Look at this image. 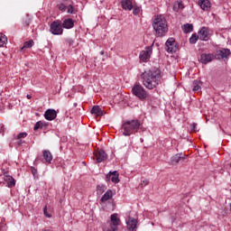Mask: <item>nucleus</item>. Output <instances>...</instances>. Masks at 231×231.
Masks as SVG:
<instances>
[{
  "mask_svg": "<svg viewBox=\"0 0 231 231\" xmlns=\"http://www.w3.org/2000/svg\"><path fill=\"white\" fill-rule=\"evenodd\" d=\"M142 83L146 89H156L162 84V70L152 68L141 74Z\"/></svg>",
  "mask_w": 231,
  "mask_h": 231,
  "instance_id": "nucleus-1",
  "label": "nucleus"
},
{
  "mask_svg": "<svg viewBox=\"0 0 231 231\" xmlns=\"http://www.w3.org/2000/svg\"><path fill=\"white\" fill-rule=\"evenodd\" d=\"M141 125L142 123H140V121L137 119L127 120L122 125V133L124 136H131V134H136V132L138 129H140Z\"/></svg>",
  "mask_w": 231,
  "mask_h": 231,
  "instance_id": "nucleus-2",
  "label": "nucleus"
},
{
  "mask_svg": "<svg viewBox=\"0 0 231 231\" xmlns=\"http://www.w3.org/2000/svg\"><path fill=\"white\" fill-rule=\"evenodd\" d=\"M153 29L156 32V37H163L169 28L167 27V20H165L164 15H157L153 22Z\"/></svg>",
  "mask_w": 231,
  "mask_h": 231,
  "instance_id": "nucleus-3",
  "label": "nucleus"
},
{
  "mask_svg": "<svg viewBox=\"0 0 231 231\" xmlns=\"http://www.w3.org/2000/svg\"><path fill=\"white\" fill-rule=\"evenodd\" d=\"M132 93L134 95V97H137L139 100H145L147 97H149V94L147 93V90L140 85V83H136L133 88H132Z\"/></svg>",
  "mask_w": 231,
  "mask_h": 231,
  "instance_id": "nucleus-4",
  "label": "nucleus"
},
{
  "mask_svg": "<svg viewBox=\"0 0 231 231\" xmlns=\"http://www.w3.org/2000/svg\"><path fill=\"white\" fill-rule=\"evenodd\" d=\"M50 32L52 35H62L64 33V29L62 26V22L54 21L51 23Z\"/></svg>",
  "mask_w": 231,
  "mask_h": 231,
  "instance_id": "nucleus-5",
  "label": "nucleus"
},
{
  "mask_svg": "<svg viewBox=\"0 0 231 231\" xmlns=\"http://www.w3.org/2000/svg\"><path fill=\"white\" fill-rule=\"evenodd\" d=\"M110 228L109 227H104L103 231H117L118 226L120 225V218L118 217V214L115 213L111 215L110 217Z\"/></svg>",
  "mask_w": 231,
  "mask_h": 231,
  "instance_id": "nucleus-6",
  "label": "nucleus"
},
{
  "mask_svg": "<svg viewBox=\"0 0 231 231\" xmlns=\"http://www.w3.org/2000/svg\"><path fill=\"white\" fill-rule=\"evenodd\" d=\"M151 55H152V45L148 46L144 51H142L139 54V59L142 62H149Z\"/></svg>",
  "mask_w": 231,
  "mask_h": 231,
  "instance_id": "nucleus-7",
  "label": "nucleus"
},
{
  "mask_svg": "<svg viewBox=\"0 0 231 231\" xmlns=\"http://www.w3.org/2000/svg\"><path fill=\"white\" fill-rule=\"evenodd\" d=\"M165 46L168 53H175V51L178 50V47L176 46V40H174V38H169L165 43Z\"/></svg>",
  "mask_w": 231,
  "mask_h": 231,
  "instance_id": "nucleus-8",
  "label": "nucleus"
},
{
  "mask_svg": "<svg viewBox=\"0 0 231 231\" xmlns=\"http://www.w3.org/2000/svg\"><path fill=\"white\" fill-rule=\"evenodd\" d=\"M212 34L208 27H202L199 32V39L200 41H209Z\"/></svg>",
  "mask_w": 231,
  "mask_h": 231,
  "instance_id": "nucleus-9",
  "label": "nucleus"
},
{
  "mask_svg": "<svg viewBox=\"0 0 231 231\" xmlns=\"http://www.w3.org/2000/svg\"><path fill=\"white\" fill-rule=\"evenodd\" d=\"M230 57V51L228 49H221L217 51L215 54V59H228Z\"/></svg>",
  "mask_w": 231,
  "mask_h": 231,
  "instance_id": "nucleus-10",
  "label": "nucleus"
},
{
  "mask_svg": "<svg viewBox=\"0 0 231 231\" xmlns=\"http://www.w3.org/2000/svg\"><path fill=\"white\" fill-rule=\"evenodd\" d=\"M216 59V55L212 53H202L200 55V62L202 64H208V62H212Z\"/></svg>",
  "mask_w": 231,
  "mask_h": 231,
  "instance_id": "nucleus-11",
  "label": "nucleus"
},
{
  "mask_svg": "<svg viewBox=\"0 0 231 231\" xmlns=\"http://www.w3.org/2000/svg\"><path fill=\"white\" fill-rule=\"evenodd\" d=\"M95 157L97 160V163H102V162H106L107 160V154L104 150H98L95 152Z\"/></svg>",
  "mask_w": 231,
  "mask_h": 231,
  "instance_id": "nucleus-12",
  "label": "nucleus"
},
{
  "mask_svg": "<svg viewBox=\"0 0 231 231\" xmlns=\"http://www.w3.org/2000/svg\"><path fill=\"white\" fill-rule=\"evenodd\" d=\"M42 158L43 160L42 161V163H51L53 162V154H51V152L50 150H43L42 151Z\"/></svg>",
  "mask_w": 231,
  "mask_h": 231,
  "instance_id": "nucleus-13",
  "label": "nucleus"
},
{
  "mask_svg": "<svg viewBox=\"0 0 231 231\" xmlns=\"http://www.w3.org/2000/svg\"><path fill=\"white\" fill-rule=\"evenodd\" d=\"M118 171H110L106 176V181H112L113 183H119L120 179H118Z\"/></svg>",
  "mask_w": 231,
  "mask_h": 231,
  "instance_id": "nucleus-14",
  "label": "nucleus"
},
{
  "mask_svg": "<svg viewBox=\"0 0 231 231\" xmlns=\"http://www.w3.org/2000/svg\"><path fill=\"white\" fill-rule=\"evenodd\" d=\"M44 118L50 122H51V120H55L57 118V111L54 109L46 110L44 113Z\"/></svg>",
  "mask_w": 231,
  "mask_h": 231,
  "instance_id": "nucleus-15",
  "label": "nucleus"
},
{
  "mask_svg": "<svg viewBox=\"0 0 231 231\" xmlns=\"http://www.w3.org/2000/svg\"><path fill=\"white\" fill-rule=\"evenodd\" d=\"M127 228L130 231L136 230V226L138 225V220H136L133 217H129L128 220L126 221Z\"/></svg>",
  "mask_w": 231,
  "mask_h": 231,
  "instance_id": "nucleus-16",
  "label": "nucleus"
},
{
  "mask_svg": "<svg viewBox=\"0 0 231 231\" xmlns=\"http://www.w3.org/2000/svg\"><path fill=\"white\" fill-rule=\"evenodd\" d=\"M4 181L7 183V187L9 189L15 187V179L10 175H7L6 173L4 174Z\"/></svg>",
  "mask_w": 231,
  "mask_h": 231,
  "instance_id": "nucleus-17",
  "label": "nucleus"
},
{
  "mask_svg": "<svg viewBox=\"0 0 231 231\" xmlns=\"http://www.w3.org/2000/svg\"><path fill=\"white\" fill-rule=\"evenodd\" d=\"M199 5L204 12H208L211 8L210 0H199Z\"/></svg>",
  "mask_w": 231,
  "mask_h": 231,
  "instance_id": "nucleus-18",
  "label": "nucleus"
},
{
  "mask_svg": "<svg viewBox=\"0 0 231 231\" xmlns=\"http://www.w3.org/2000/svg\"><path fill=\"white\" fill-rule=\"evenodd\" d=\"M183 160H185V157H183V156L181 155V153H177V154L173 155V156L171 158V160H170V162H169V164H170V165H178V162H181V161H183Z\"/></svg>",
  "mask_w": 231,
  "mask_h": 231,
  "instance_id": "nucleus-19",
  "label": "nucleus"
},
{
  "mask_svg": "<svg viewBox=\"0 0 231 231\" xmlns=\"http://www.w3.org/2000/svg\"><path fill=\"white\" fill-rule=\"evenodd\" d=\"M121 5L123 10H128V12H131L133 10V0H121Z\"/></svg>",
  "mask_w": 231,
  "mask_h": 231,
  "instance_id": "nucleus-20",
  "label": "nucleus"
},
{
  "mask_svg": "<svg viewBox=\"0 0 231 231\" xmlns=\"http://www.w3.org/2000/svg\"><path fill=\"white\" fill-rule=\"evenodd\" d=\"M63 28H66V30H71L73 26H75V21L71 18L65 19L63 23H61Z\"/></svg>",
  "mask_w": 231,
  "mask_h": 231,
  "instance_id": "nucleus-21",
  "label": "nucleus"
},
{
  "mask_svg": "<svg viewBox=\"0 0 231 231\" xmlns=\"http://www.w3.org/2000/svg\"><path fill=\"white\" fill-rule=\"evenodd\" d=\"M113 198V190L107 189L106 192L102 196L100 201L101 203H106V201H109Z\"/></svg>",
  "mask_w": 231,
  "mask_h": 231,
  "instance_id": "nucleus-22",
  "label": "nucleus"
},
{
  "mask_svg": "<svg viewBox=\"0 0 231 231\" xmlns=\"http://www.w3.org/2000/svg\"><path fill=\"white\" fill-rule=\"evenodd\" d=\"M92 115H96L97 116H102V109L98 106H94L90 111Z\"/></svg>",
  "mask_w": 231,
  "mask_h": 231,
  "instance_id": "nucleus-23",
  "label": "nucleus"
},
{
  "mask_svg": "<svg viewBox=\"0 0 231 231\" xmlns=\"http://www.w3.org/2000/svg\"><path fill=\"white\" fill-rule=\"evenodd\" d=\"M70 3L67 4V14H75L77 13V9L73 6V2L69 0Z\"/></svg>",
  "mask_w": 231,
  "mask_h": 231,
  "instance_id": "nucleus-24",
  "label": "nucleus"
},
{
  "mask_svg": "<svg viewBox=\"0 0 231 231\" xmlns=\"http://www.w3.org/2000/svg\"><path fill=\"white\" fill-rule=\"evenodd\" d=\"M181 28H182V31L184 32V33H190V32H192V30H194V27L190 23H186V24L182 25Z\"/></svg>",
  "mask_w": 231,
  "mask_h": 231,
  "instance_id": "nucleus-25",
  "label": "nucleus"
},
{
  "mask_svg": "<svg viewBox=\"0 0 231 231\" xmlns=\"http://www.w3.org/2000/svg\"><path fill=\"white\" fill-rule=\"evenodd\" d=\"M8 42V38H6V35L0 32V48H3Z\"/></svg>",
  "mask_w": 231,
  "mask_h": 231,
  "instance_id": "nucleus-26",
  "label": "nucleus"
},
{
  "mask_svg": "<svg viewBox=\"0 0 231 231\" xmlns=\"http://www.w3.org/2000/svg\"><path fill=\"white\" fill-rule=\"evenodd\" d=\"M183 2H176L173 5L174 12H180V10H183Z\"/></svg>",
  "mask_w": 231,
  "mask_h": 231,
  "instance_id": "nucleus-27",
  "label": "nucleus"
},
{
  "mask_svg": "<svg viewBox=\"0 0 231 231\" xmlns=\"http://www.w3.org/2000/svg\"><path fill=\"white\" fill-rule=\"evenodd\" d=\"M42 127H46V123L45 122H42V121H38L33 129L34 131H38V129H42Z\"/></svg>",
  "mask_w": 231,
  "mask_h": 231,
  "instance_id": "nucleus-28",
  "label": "nucleus"
},
{
  "mask_svg": "<svg viewBox=\"0 0 231 231\" xmlns=\"http://www.w3.org/2000/svg\"><path fill=\"white\" fill-rule=\"evenodd\" d=\"M201 90V81L195 80L193 81V91Z\"/></svg>",
  "mask_w": 231,
  "mask_h": 231,
  "instance_id": "nucleus-29",
  "label": "nucleus"
},
{
  "mask_svg": "<svg viewBox=\"0 0 231 231\" xmlns=\"http://www.w3.org/2000/svg\"><path fill=\"white\" fill-rule=\"evenodd\" d=\"M28 136V133L26 132H22L18 134L17 135H14V140H22V138H26Z\"/></svg>",
  "mask_w": 231,
  "mask_h": 231,
  "instance_id": "nucleus-30",
  "label": "nucleus"
},
{
  "mask_svg": "<svg viewBox=\"0 0 231 231\" xmlns=\"http://www.w3.org/2000/svg\"><path fill=\"white\" fill-rule=\"evenodd\" d=\"M198 39H199V36H198L197 34H192L189 38L190 44H196V42H198Z\"/></svg>",
  "mask_w": 231,
  "mask_h": 231,
  "instance_id": "nucleus-31",
  "label": "nucleus"
},
{
  "mask_svg": "<svg viewBox=\"0 0 231 231\" xmlns=\"http://www.w3.org/2000/svg\"><path fill=\"white\" fill-rule=\"evenodd\" d=\"M67 7H68V3H61L58 5V8L59 10H60V12H66Z\"/></svg>",
  "mask_w": 231,
  "mask_h": 231,
  "instance_id": "nucleus-32",
  "label": "nucleus"
},
{
  "mask_svg": "<svg viewBox=\"0 0 231 231\" xmlns=\"http://www.w3.org/2000/svg\"><path fill=\"white\" fill-rule=\"evenodd\" d=\"M32 46H33V40H30L28 42H25L23 43V46L22 50H24V48H32Z\"/></svg>",
  "mask_w": 231,
  "mask_h": 231,
  "instance_id": "nucleus-33",
  "label": "nucleus"
},
{
  "mask_svg": "<svg viewBox=\"0 0 231 231\" xmlns=\"http://www.w3.org/2000/svg\"><path fill=\"white\" fill-rule=\"evenodd\" d=\"M133 8H134V11H133L134 15H138L140 14V12H141L140 7L134 6Z\"/></svg>",
  "mask_w": 231,
  "mask_h": 231,
  "instance_id": "nucleus-34",
  "label": "nucleus"
},
{
  "mask_svg": "<svg viewBox=\"0 0 231 231\" xmlns=\"http://www.w3.org/2000/svg\"><path fill=\"white\" fill-rule=\"evenodd\" d=\"M104 188H103V186H100V185H98L97 187V194H104Z\"/></svg>",
  "mask_w": 231,
  "mask_h": 231,
  "instance_id": "nucleus-35",
  "label": "nucleus"
},
{
  "mask_svg": "<svg viewBox=\"0 0 231 231\" xmlns=\"http://www.w3.org/2000/svg\"><path fill=\"white\" fill-rule=\"evenodd\" d=\"M43 214H44V217H51V215H50L49 213H48V207H44V208H43Z\"/></svg>",
  "mask_w": 231,
  "mask_h": 231,
  "instance_id": "nucleus-36",
  "label": "nucleus"
},
{
  "mask_svg": "<svg viewBox=\"0 0 231 231\" xmlns=\"http://www.w3.org/2000/svg\"><path fill=\"white\" fill-rule=\"evenodd\" d=\"M191 130L194 131L196 133V131H198V125L196 123H193L191 125Z\"/></svg>",
  "mask_w": 231,
  "mask_h": 231,
  "instance_id": "nucleus-37",
  "label": "nucleus"
},
{
  "mask_svg": "<svg viewBox=\"0 0 231 231\" xmlns=\"http://www.w3.org/2000/svg\"><path fill=\"white\" fill-rule=\"evenodd\" d=\"M141 185H143V187H146V185H149V180L144 179V180L142 181Z\"/></svg>",
  "mask_w": 231,
  "mask_h": 231,
  "instance_id": "nucleus-38",
  "label": "nucleus"
},
{
  "mask_svg": "<svg viewBox=\"0 0 231 231\" xmlns=\"http://www.w3.org/2000/svg\"><path fill=\"white\" fill-rule=\"evenodd\" d=\"M5 131V125L0 122V133H3Z\"/></svg>",
  "mask_w": 231,
  "mask_h": 231,
  "instance_id": "nucleus-39",
  "label": "nucleus"
},
{
  "mask_svg": "<svg viewBox=\"0 0 231 231\" xmlns=\"http://www.w3.org/2000/svg\"><path fill=\"white\" fill-rule=\"evenodd\" d=\"M66 42H68V44H73V40L72 39H67Z\"/></svg>",
  "mask_w": 231,
  "mask_h": 231,
  "instance_id": "nucleus-40",
  "label": "nucleus"
},
{
  "mask_svg": "<svg viewBox=\"0 0 231 231\" xmlns=\"http://www.w3.org/2000/svg\"><path fill=\"white\" fill-rule=\"evenodd\" d=\"M32 172L33 175H35V174H37V170H35L34 168H32Z\"/></svg>",
  "mask_w": 231,
  "mask_h": 231,
  "instance_id": "nucleus-41",
  "label": "nucleus"
},
{
  "mask_svg": "<svg viewBox=\"0 0 231 231\" xmlns=\"http://www.w3.org/2000/svg\"><path fill=\"white\" fill-rule=\"evenodd\" d=\"M26 97L28 98V100H30L32 98L31 95H27Z\"/></svg>",
  "mask_w": 231,
  "mask_h": 231,
  "instance_id": "nucleus-42",
  "label": "nucleus"
},
{
  "mask_svg": "<svg viewBox=\"0 0 231 231\" xmlns=\"http://www.w3.org/2000/svg\"><path fill=\"white\" fill-rule=\"evenodd\" d=\"M5 225H6V224H5V222L2 220L1 221V226H5Z\"/></svg>",
  "mask_w": 231,
  "mask_h": 231,
  "instance_id": "nucleus-43",
  "label": "nucleus"
},
{
  "mask_svg": "<svg viewBox=\"0 0 231 231\" xmlns=\"http://www.w3.org/2000/svg\"><path fill=\"white\" fill-rule=\"evenodd\" d=\"M17 143L21 145L23 143V141H18Z\"/></svg>",
  "mask_w": 231,
  "mask_h": 231,
  "instance_id": "nucleus-44",
  "label": "nucleus"
}]
</instances>
